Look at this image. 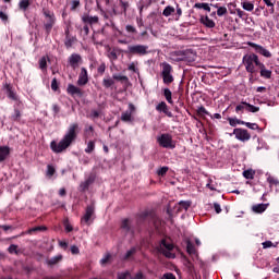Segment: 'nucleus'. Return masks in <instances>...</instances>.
<instances>
[{"label":"nucleus","mask_w":279,"mask_h":279,"mask_svg":"<svg viewBox=\"0 0 279 279\" xmlns=\"http://www.w3.org/2000/svg\"><path fill=\"white\" fill-rule=\"evenodd\" d=\"M136 227L138 232L143 228L144 230H148V232H157V234L165 232V222L151 210H144L136 215Z\"/></svg>","instance_id":"obj_1"},{"label":"nucleus","mask_w":279,"mask_h":279,"mask_svg":"<svg viewBox=\"0 0 279 279\" xmlns=\"http://www.w3.org/2000/svg\"><path fill=\"white\" fill-rule=\"evenodd\" d=\"M242 64L245 66L246 73H250L251 77H254V75L259 73L260 77L264 80H271V70H267L265 63L260 62L258 54L254 52L244 54L242 58Z\"/></svg>","instance_id":"obj_2"},{"label":"nucleus","mask_w":279,"mask_h":279,"mask_svg":"<svg viewBox=\"0 0 279 279\" xmlns=\"http://www.w3.org/2000/svg\"><path fill=\"white\" fill-rule=\"evenodd\" d=\"M77 130H80V124L72 123L68 128L66 133L62 137V140L59 143H56V141H52L50 143V148L54 154H62V151H66L69 149L70 145H73L75 141H77Z\"/></svg>","instance_id":"obj_3"},{"label":"nucleus","mask_w":279,"mask_h":279,"mask_svg":"<svg viewBox=\"0 0 279 279\" xmlns=\"http://www.w3.org/2000/svg\"><path fill=\"white\" fill-rule=\"evenodd\" d=\"M41 14H44L45 17L44 29L46 32V35L49 36V34H51V31L53 29V25H56V13L48 8H43Z\"/></svg>","instance_id":"obj_4"},{"label":"nucleus","mask_w":279,"mask_h":279,"mask_svg":"<svg viewBox=\"0 0 279 279\" xmlns=\"http://www.w3.org/2000/svg\"><path fill=\"white\" fill-rule=\"evenodd\" d=\"M197 53L192 49L177 50L175 62H185V64H192L195 62Z\"/></svg>","instance_id":"obj_5"},{"label":"nucleus","mask_w":279,"mask_h":279,"mask_svg":"<svg viewBox=\"0 0 279 279\" xmlns=\"http://www.w3.org/2000/svg\"><path fill=\"white\" fill-rule=\"evenodd\" d=\"M149 46H145V45H133V46H128V50L125 51V53H129L130 56H147V53H149L148 51Z\"/></svg>","instance_id":"obj_6"},{"label":"nucleus","mask_w":279,"mask_h":279,"mask_svg":"<svg viewBox=\"0 0 279 279\" xmlns=\"http://www.w3.org/2000/svg\"><path fill=\"white\" fill-rule=\"evenodd\" d=\"M95 180H97V174L95 172H90L85 181L80 184L81 193H86V191L90 189V185L95 184Z\"/></svg>","instance_id":"obj_7"},{"label":"nucleus","mask_w":279,"mask_h":279,"mask_svg":"<svg viewBox=\"0 0 279 279\" xmlns=\"http://www.w3.org/2000/svg\"><path fill=\"white\" fill-rule=\"evenodd\" d=\"M95 215V203L87 205L85 209L84 216L81 218V223H85L86 226H90L93 216Z\"/></svg>","instance_id":"obj_8"},{"label":"nucleus","mask_w":279,"mask_h":279,"mask_svg":"<svg viewBox=\"0 0 279 279\" xmlns=\"http://www.w3.org/2000/svg\"><path fill=\"white\" fill-rule=\"evenodd\" d=\"M247 46L252 47V49H254L255 53H258V56H263L264 58H271V52L265 47L253 41H248Z\"/></svg>","instance_id":"obj_9"},{"label":"nucleus","mask_w":279,"mask_h":279,"mask_svg":"<svg viewBox=\"0 0 279 279\" xmlns=\"http://www.w3.org/2000/svg\"><path fill=\"white\" fill-rule=\"evenodd\" d=\"M173 250V244L167 242V240H162L160 244V252L166 256V258H175V254L171 253Z\"/></svg>","instance_id":"obj_10"},{"label":"nucleus","mask_w":279,"mask_h":279,"mask_svg":"<svg viewBox=\"0 0 279 279\" xmlns=\"http://www.w3.org/2000/svg\"><path fill=\"white\" fill-rule=\"evenodd\" d=\"M233 134H234L235 138L238 141H241L242 143H245V142L250 141V138H252V135L250 134V132L247 130L241 129V128L234 129Z\"/></svg>","instance_id":"obj_11"},{"label":"nucleus","mask_w":279,"mask_h":279,"mask_svg":"<svg viewBox=\"0 0 279 279\" xmlns=\"http://www.w3.org/2000/svg\"><path fill=\"white\" fill-rule=\"evenodd\" d=\"M120 228L125 234H131L132 236H134L135 229H134V226L132 225V219L130 218L122 219Z\"/></svg>","instance_id":"obj_12"},{"label":"nucleus","mask_w":279,"mask_h":279,"mask_svg":"<svg viewBox=\"0 0 279 279\" xmlns=\"http://www.w3.org/2000/svg\"><path fill=\"white\" fill-rule=\"evenodd\" d=\"M160 147H165V148H169V147H173V145H171L172 143V137L169 134H161L158 138H157Z\"/></svg>","instance_id":"obj_13"},{"label":"nucleus","mask_w":279,"mask_h":279,"mask_svg":"<svg viewBox=\"0 0 279 279\" xmlns=\"http://www.w3.org/2000/svg\"><path fill=\"white\" fill-rule=\"evenodd\" d=\"M181 254V263L185 267L187 274H193L195 271V266L191 263V259L184 255V253Z\"/></svg>","instance_id":"obj_14"},{"label":"nucleus","mask_w":279,"mask_h":279,"mask_svg":"<svg viewBox=\"0 0 279 279\" xmlns=\"http://www.w3.org/2000/svg\"><path fill=\"white\" fill-rule=\"evenodd\" d=\"M3 88L7 92V96L9 97V99H12L13 101L19 100V96H16L14 87L10 83H4Z\"/></svg>","instance_id":"obj_15"},{"label":"nucleus","mask_w":279,"mask_h":279,"mask_svg":"<svg viewBox=\"0 0 279 279\" xmlns=\"http://www.w3.org/2000/svg\"><path fill=\"white\" fill-rule=\"evenodd\" d=\"M86 84H88V70H86V68H82L78 75L77 85L86 86Z\"/></svg>","instance_id":"obj_16"},{"label":"nucleus","mask_w":279,"mask_h":279,"mask_svg":"<svg viewBox=\"0 0 279 279\" xmlns=\"http://www.w3.org/2000/svg\"><path fill=\"white\" fill-rule=\"evenodd\" d=\"M68 62L72 69H77V66H80V62H82V56L77 53H72L69 57Z\"/></svg>","instance_id":"obj_17"},{"label":"nucleus","mask_w":279,"mask_h":279,"mask_svg":"<svg viewBox=\"0 0 279 279\" xmlns=\"http://www.w3.org/2000/svg\"><path fill=\"white\" fill-rule=\"evenodd\" d=\"M66 90H68V95H71L72 97H75V95L77 97H82L84 95V92H82V88L73 84H69Z\"/></svg>","instance_id":"obj_18"},{"label":"nucleus","mask_w":279,"mask_h":279,"mask_svg":"<svg viewBox=\"0 0 279 279\" xmlns=\"http://www.w3.org/2000/svg\"><path fill=\"white\" fill-rule=\"evenodd\" d=\"M64 256L62 254L56 255L51 258L46 259V265L49 267H56V265H59V263H62Z\"/></svg>","instance_id":"obj_19"},{"label":"nucleus","mask_w":279,"mask_h":279,"mask_svg":"<svg viewBox=\"0 0 279 279\" xmlns=\"http://www.w3.org/2000/svg\"><path fill=\"white\" fill-rule=\"evenodd\" d=\"M82 21L85 23V25H97V23H99V16H90L88 14H84L82 16Z\"/></svg>","instance_id":"obj_20"},{"label":"nucleus","mask_w":279,"mask_h":279,"mask_svg":"<svg viewBox=\"0 0 279 279\" xmlns=\"http://www.w3.org/2000/svg\"><path fill=\"white\" fill-rule=\"evenodd\" d=\"M202 25L206 26L208 29H214L216 27L215 21H213L208 15L201 16Z\"/></svg>","instance_id":"obj_21"},{"label":"nucleus","mask_w":279,"mask_h":279,"mask_svg":"<svg viewBox=\"0 0 279 279\" xmlns=\"http://www.w3.org/2000/svg\"><path fill=\"white\" fill-rule=\"evenodd\" d=\"M136 252H138V248L136 246L131 247L126 253L122 256V260H134V256H136Z\"/></svg>","instance_id":"obj_22"},{"label":"nucleus","mask_w":279,"mask_h":279,"mask_svg":"<svg viewBox=\"0 0 279 279\" xmlns=\"http://www.w3.org/2000/svg\"><path fill=\"white\" fill-rule=\"evenodd\" d=\"M186 252L189 254V256H199V254L197 253V248H195V244H193V242H191V240H186Z\"/></svg>","instance_id":"obj_23"},{"label":"nucleus","mask_w":279,"mask_h":279,"mask_svg":"<svg viewBox=\"0 0 279 279\" xmlns=\"http://www.w3.org/2000/svg\"><path fill=\"white\" fill-rule=\"evenodd\" d=\"M268 207H269V204L262 203V204L253 205L252 210L256 215H263V213H265V210H267Z\"/></svg>","instance_id":"obj_24"},{"label":"nucleus","mask_w":279,"mask_h":279,"mask_svg":"<svg viewBox=\"0 0 279 279\" xmlns=\"http://www.w3.org/2000/svg\"><path fill=\"white\" fill-rule=\"evenodd\" d=\"M10 156V147L0 146V162H3Z\"/></svg>","instance_id":"obj_25"},{"label":"nucleus","mask_w":279,"mask_h":279,"mask_svg":"<svg viewBox=\"0 0 279 279\" xmlns=\"http://www.w3.org/2000/svg\"><path fill=\"white\" fill-rule=\"evenodd\" d=\"M77 43V37L71 35L70 37H65L64 39V46L66 49H71V47H73V45H75Z\"/></svg>","instance_id":"obj_26"},{"label":"nucleus","mask_w":279,"mask_h":279,"mask_svg":"<svg viewBox=\"0 0 279 279\" xmlns=\"http://www.w3.org/2000/svg\"><path fill=\"white\" fill-rule=\"evenodd\" d=\"M29 5H32V1H29V0H20L19 10H21L22 12H27V10H29Z\"/></svg>","instance_id":"obj_27"},{"label":"nucleus","mask_w":279,"mask_h":279,"mask_svg":"<svg viewBox=\"0 0 279 279\" xmlns=\"http://www.w3.org/2000/svg\"><path fill=\"white\" fill-rule=\"evenodd\" d=\"M267 182H268L270 189H274V186H275L276 190L278 191V189H279V180L276 177L268 175Z\"/></svg>","instance_id":"obj_28"},{"label":"nucleus","mask_w":279,"mask_h":279,"mask_svg":"<svg viewBox=\"0 0 279 279\" xmlns=\"http://www.w3.org/2000/svg\"><path fill=\"white\" fill-rule=\"evenodd\" d=\"M21 117H23V113L20 111L19 108H14L13 113L11 114L10 119L16 123L21 121Z\"/></svg>","instance_id":"obj_29"},{"label":"nucleus","mask_w":279,"mask_h":279,"mask_svg":"<svg viewBox=\"0 0 279 279\" xmlns=\"http://www.w3.org/2000/svg\"><path fill=\"white\" fill-rule=\"evenodd\" d=\"M118 1L122 10V14H128V10H130V1L128 0H118Z\"/></svg>","instance_id":"obj_30"},{"label":"nucleus","mask_w":279,"mask_h":279,"mask_svg":"<svg viewBox=\"0 0 279 279\" xmlns=\"http://www.w3.org/2000/svg\"><path fill=\"white\" fill-rule=\"evenodd\" d=\"M196 114L197 117H201V119H204V117H210V112H208V110H206V107L201 106L197 108L196 110Z\"/></svg>","instance_id":"obj_31"},{"label":"nucleus","mask_w":279,"mask_h":279,"mask_svg":"<svg viewBox=\"0 0 279 279\" xmlns=\"http://www.w3.org/2000/svg\"><path fill=\"white\" fill-rule=\"evenodd\" d=\"M191 201H181L179 202V208L178 211H182V210H189V208H191Z\"/></svg>","instance_id":"obj_32"},{"label":"nucleus","mask_w":279,"mask_h":279,"mask_svg":"<svg viewBox=\"0 0 279 279\" xmlns=\"http://www.w3.org/2000/svg\"><path fill=\"white\" fill-rule=\"evenodd\" d=\"M194 8L196 10H205V12H210V5L206 2H196Z\"/></svg>","instance_id":"obj_33"},{"label":"nucleus","mask_w":279,"mask_h":279,"mask_svg":"<svg viewBox=\"0 0 279 279\" xmlns=\"http://www.w3.org/2000/svg\"><path fill=\"white\" fill-rule=\"evenodd\" d=\"M228 122L229 125H231V128H236V125H244L245 121H242L240 119L236 118H228Z\"/></svg>","instance_id":"obj_34"},{"label":"nucleus","mask_w":279,"mask_h":279,"mask_svg":"<svg viewBox=\"0 0 279 279\" xmlns=\"http://www.w3.org/2000/svg\"><path fill=\"white\" fill-rule=\"evenodd\" d=\"M121 121H123L124 123H131V121H132V111L122 112Z\"/></svg>","instance_id":"obj_35"},{"label":"nucleus","mask_w":279,"mask_h":279,"mask_svg":"<svg viewBox=\"0 0 279 279\" xmlns=\"http://www.w3.org/2000/svg\"><path fill=\"white\" fill-rule=\"evenodd\" d=\"M86 138H93L95 136V128L93 125L86 126L84 130Z\"/></svg>","instance_id":"obj_36"},{"label":"nucleus","mask_w":279,"mask_h":279,"mask_svg":"<svg viewBox=\"0 0 279 279\" xmlns=\"http://www.w3.org/2000/svg\"><path fill=\"white\" fill-rule=\"evenodd\" d=\"M245 104H247L246 101H242L240 105H238L236 107H235V112H236V114H243V112L245 111V110H247V105H245Z\"/></svg>","instance_id":"obj_37"},{"label":"nucleus","mask_w":279,"mask_h":279,"mask_svg":"<svg viewBox=\"0 0 279 279\" xmlns=\"http://www.w3.org/2000/svg\"><path fill=\"white\" fill-rule=\"evenodd\" d=\"M112 80H116L117 82H121L122 84L130 82V78H128V76L121 75V74H113Z\"/></svg>","instance_id":"obj_38"},{"label":"nucleus","mask_w":279,"mask_h":279,"mask_svg":"<svg viewBox=\"0 0 279 279\" xmlns=\"http://www.w3.org/2000/svg\"><path fill=\"white\" fill-rule=\"evenodd\" d=\"M102 86H104L105 88H112V86H114V78H111V77H109V78H104V80H102Z\"/></svg>","instance_id":"obj_39"},{"label":"nucleus","mask_w":279,"mask_h":279,"mask_svg":"<svg viewBox=\"0 0 279 279\" xmlns=\"http://www.w3.org/2000/svg\"><path fill=\"white\" fill-rule=\"evenodd\" d=\"M243 175H244L245 180H254V175H256V172L252 169L244 170Z\"/></svg>","instance_id":"obj_40"},{"label":"nucleus","mask_w":279,"mask_h":279,"mask_svg":"<svg viewBox=\"0 0 279 279\" xmlns=\"http://www.w3.org/2000/svg\"><path fill=\"white\" fill-rule=\"evenodd\" d=\"M241 5L243 8V10H246V12H253L254 11V3L252 2H241Z\"/></svg>","instance_id":"obj_41"},{"label":"nucleus","mask_w":279,"mask_h":279,"mask_svg":"<svg viewBox=\"0 0 279 279\" xmlns=\"http://www.w3.org/2000/svg\"><path fill=\"white\" fill-rule=\"evenodd\" d=\"M243 125L248 128V130H258V132H263V130L260 129V126H258L257 123L244 122Z\"/></svg>","instance_id":"obj_42"},{"label":"nucleus","mask_w":279,"mask_h":279,"mask_svg":"<svg viewBox=\"0 0 279 279\" xmlns=\"http://www.w3.org/2000/svg\"><path fill=\"white\" fill-rule=\"evenodd\" d=\"M171 65L169 63H163L162 64V72L161 75H169L171 74Z\"/></svg>","instance_id":"obj_43"},{"label":"nucleus","mask_w":279,"mask_h":279,"mask_svg":"<svg viewBox=\"0 0 279 279\" xmlns=\"http://www.w3.org/2000/svg\"><path fill=\"white\" fill-rule=\"evenodd\" d=\"M245 106H246V111L247 112H258L260 110V107H256V106L251 105L248 102H246Z\"/></svg>","instance_id":"obj_44"},{"label":"nucleus","mask_w":279,"mask_h":279,"mask_svg":"<svg viewBox=\"0 0 279 279\" xmlns=\"http://www.w3.org/2000/svg\"><path fill=\"white\" fill-rule=\"evenodd\" d=\"M163 95H165V97H166V100L168 101V104H173V99L171 98V89H169V88H166L165 90H163Z\"/></svg>","instance_id":"obj_45"},{"label":"nucleus","mask_w":279,"mask_h":279,"mask_svg":"<svg viewBox=\"0 0 279 279\" xmlns=\"http://www.w3.org/2000/svg\"><path fill=\"white\" fill-rule=\"evenodd\" d=\"M70 4H71V8H70L71 12H75V10H77V8L82 5L80 0H72Z\"/></svg>","instance_id":"obj_46"},{"label":"nucleus","mask_w":279,"mask_h":279,"mask_svg":"<svg viewBox=\"0 0 279 279\" xmlns=\"http://www.w3.org/2000/svg\"><path fill=\"white\" fill-rule=\"evenodd\" d=\"M93 151H95V143L93 141H89L87 147L85 148V153L93 154Z\"/></svg>","instance_id":"obj_47"},{"label":"nucleus","mask_w":279,"mask_h":279,"mask_svg":"<svg viewBox=\"0 0 279 279\" xmlns=\"http://www.w3.org/2000/svg\"><path fill=\"white\" fill-rule=\"evenodd\" d=\"M5 10H8V7L2 5V7H1V10H0V19H1L3 22H7V21H8V14H5Z\"/></svg>","instance_id":"obj_48"},{"label":"nucleus","mask_w":279,"mask_h":279,"mask_svg":"<svg viewBox=\"0 0 279 279\" xmlns=\"http://www.w3.org/2000/svg\"><path fill=\"white\" fill-rule=\"evenodd\" d=\"M47 175L48 178H53V175H56V168L53 166H47Z\"/></svg>","instance_id":"obj_49"},{"label":"nucleus","mask_w":279,"mask_h":279,"mask_svg":"<svg viewBox=\"0 0 279 279\" xmlns=\"http://www.w3.org/2000/svg\"><path fill=\"white\" fill-rule=\"evenodd\" d=\"M216 14L217 16H226V14H228V8L226 7L218 8Z\"/></svg>","instance_id":"obj_50"},{"label":"nucleus","mask_w":279,"mask_h":279,"mask_svg":"<svg viewBox=\"0 0 279 279\" xmlns=\"http://www.w3.org/2000/svg\"><path fill=\"white\" fill-rule=\"evenodd\" d=\"M98 75H104L106 73V62H101L97 68Z\"/></svg>","instance_id":"obj_51"},{"label":"nucleus","mask_w":279,"mask_h":279,"mask_svg":"<svg viewBox=\"0 0 279 279\" xmlns=\"http://www.w3.org/2000/svg\"><path fill=\"white\" fill-rule=\"evenodd\" d=\"M8 252H9V254H19V245L11 244L8 247Z\"/></svg>","instance_id":"obj_52"},{"label":"nucleus","mask_w":279,"mask_h":279,"mask_svg":"<svg viewBox=\"0 0 279 279\" xmlns=\"http://www.w3.org/2000/svg\"><path fill=\"white\" fill-rule=\"evenodd\" d=\"M173 12H175V9H173L172 7H167L163 10L162 14H163V16H171V14H173Z\"/></svg>","instance_id":"obj_53"},{"label":"nucleus","mask_w":279,"mask_h":279,"mask_svg":"<svg viewBox=\"0 0 279 279\" xmlns=\"http://www.w3.org/2000/svg\"><path fill=\"white\" fill-rule=\"evenodd\" d=\"M162 77L165 84H171V82H173V76L171 74H162Z\"/></svg>","instance_id":"obj_54"},{"label":"nucleus","mask_w":279,"mask_h":279,"mask_svg":"<svg viewBox=\"0 0 279 279\" xmlns=\"http://www.w3.org/2000/svg\"><path fill=\"white\" fill-rule=\"evenodd\" d=\"M156 110L158 112H163L167 110V102L165 101H161L157 107H156Z\"/></svg>","instance_id":"obj_55"},{"label":"nucleus","mask_w":279,"mask_h":279,"mask_svg":"<svg viewBox=\"0 0 279 279\" xmlns=\"http://www.w3.org/2000/svg\"><path fill=\"white\" fill-rule=\"evenodd\" d=\"M39 69H41V71H45V69H47V59L45 57L39 60Z\"/></svg>","instance_id":"obj_56"},{"label":"nucleus","mask_w":279,"mask_h":279,"mask_svg":"<svg viewBox=\"0 0 279 279\" xmlns=\"http://www.w3.org/2000/svg\"><path fill=\"white\" fill-rule=\"evenodd\" d=\"M125 31L128 32V34H137L136 27L130 24L125 26Z\"/></svg>","instance_id":"obj_57"},{"label":"nucleus","mask_w":279,"mask_h":279,"mask_svg":"<svg viewBox=\"0 0 279 279\" xmlns=\"http://www.w3.org/2000/svg\"><path fill=\"white\" fill-rule=\"evenodd\" d=\"M128 278H132V274H130V271H125L118 275V279H128Z\"/></svg>","instance_id":"obj_58"},{"label":"nucleus","mask_w":279,"mask_h":279,"mask_svg":"<svg viewBox=\"0 0 279 279\" xmlns=\"http://www.w3.org/2000/svg\"><path fill=\"white\" fill-rule=\"evenodd\" d=\"M167 171H169V167H161L158 171H157V174L158 175H167Z\"/></svg>","instance_id":"obj_59"},{"label":"nucleus","mask_w":279,"mask_h":279,"mask_svg":"<svg viewBox=\"0 0 279 279\" xmlns=\"http://www.w3.org/2000/svg\"><path fill=\"white\" fill-rule=\"evenodd\" d=\"M83 36H88L90 34V28L88 27V24H85L83 28L81 29Z\"/></svg>","instance_id":"obj_60"},{"label":"nucleus","mask_w":279,"mask_h":279,"mask_svg":"<svg viewBox=\"0 0 279 279\" xmlns=\"http://www.w3.org/2000/svg\"><path fill=\"white\" fill-rule=\"evenodd\" d=\"M235 12L239 16V19H245V16H247V13H245L243 10L241 9H235Z\"/></svg>","instance_id":"obj_61"},{"label":"nucleus","mask_w":279,"mask_h":279,"mask_svg":"<svg viewBox=\"0 0 279 279\" xmlns=\"http://www.w3.org/2000/svg\"><path fill=\"white\" fill-rule=\"evenodd\" d=\"M58 88H59V85H58V78H52V82H51V89L52 90H58Z\"/></svg>","instance_id":"obj_62"},{"label":"nucleus","mask_w":279,"mask_h":279,"mask_svg":"<svg viewBox=\"0 0 279 279\" xmlns=\"http://www.w3.org/2000/svg\"><path fill=\"white\" fill-rule=\"evenodd\" d=\"M89 119H99V111L92 110L89 113Z\"/></svg>","instance_id":"obj_63"},{"label":"nucleus","mask_w":279,"mask_h":279,"mask_svg":"<svg viewBox=\"0 0 279 279\" xmlns=\"http://www.w3.org/2000/svg\"><path fill=\"white\" fill-rule=\"evenodd\" d=\"M161 279H175V276L171 272H166Z\"/></svg>","instance_id":"obj_64"}]
</instances>
